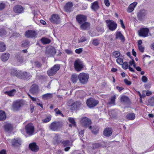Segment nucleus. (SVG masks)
<instances>
[{
  "mask_svg": "<svg viewBox=\"0 0 154 154\" xmlns=\"http://www.w3.org/2000/svg\"><path fill=\"white\" fill-rule=\"evenodd\" d=\"M62 123L61 122L55 121L50 124L49 128L51 131H57L62 128Z\"/></svg>",
  "mask_w": 154,
  "mask_h": 154,
  "instance_id": "nucleus-1",
  "label": "nucleus"
},
{
  "mask_svg": "<svg viewBox=\"0 0 154 154\" xmlns=\"http://www.w3.org/2000/svg\"><path fill=\"white\" fill-rule=\"evenodd\" d=\"M79 82L81 84L85 85L87 83L89 79L88 74L82 72L79 75Z\"/></svg>",
  "mask_w": 154,
  "mask_h": 154,
  "instance_id": "nucleus-2",
  "label": "nucleus"
},
{
  "mask_svg": "<svg viewBox=\"0 0 154 154\" xmlns=\"http://www.w3.org/2000/svg\"><path fill=\"white\" fill-rule=\"evenodd\" d=\"M84 67L83 63L80 60L77 59L75 61L74 68L77 72H79L82 70Z\"/></svg>",
  "mask_w": 154,
  "mask_h": 154,
  "instance_id": "nucleus-3",
  "label": "nucleus"
},
{
  "mask_svg": "<svg viewBox=\"0 0 154 154\" xmlns=\"http://www.w3.org/2000/svg\"><path fill=\"white\" fill-rule=\"evenodd\" d=\"M60 66L59 64H56L49 69L47 72L48 75L52 76L56 74L57 72L59 69Z\"/></svg>",
  "mask_w": 154,
  "mask_h": 154,
  "instance_id": "nucleus-4",
  "label": "nucleus"
},
{
  "mask_svg": "<svg viewBox=\"0 0 154 154\" xmlns=\"http://www.w3.org/2000/svg\"><path fill=\"white\" fill-rule=\"evenodd\" d=\"M105 22L109 29L111 31H113L116 28L117 24L115 22L111 20H106Z\"/></svg>",
  "mask_w": 154,
  "mask_h": 154,
  "instance_id": "nucleus-5",
  "label": "nucleus"
},
{
  "mask_svg": "<svg viewBox=\"0 0 154 154\" xmlns=\"http://www.w3.org/2000/svg\"><path fill=\"white\" fill-rule=\"evenodd\" d=\"M25 130L26 134L30 136L32 135L34 131V127L33 124L29 123L25 126Z\"/></svg>",
  "mask_w": 154,
  "mask_h": 154,
  "instance_id": "nucleus-6",
  "label": "nucleus"
},
{
  "mask_svg": "<svg viewBox=\"0 0 154 154\" xmlns=\"http://www.w3.org/2000/svg\"><path fill=\"white\" fill-rule=\"evenodd\" d=\"M98 103L99 102L97 100L92 98L88 99L86 102L87 105L89 108L93 107L97 105Z\"/></svg>",
  "mask_w": 154,
  "mask_h": 154,
  "instance_id": "nucleus-7",
  "label": "nucleus"
},
{
  "mask_svg": "<svg viewBox=\"0 0 154 154\" xmlns=\"http://www.w3.org/2000/svg\"><path fill=\"white\" fill-rule=\"evenodd\" d=\"M149 29L147 28H143L138 31V34L139 36L146 37L148 36Z\"/></svg>",
  "mask_w": 154,
  "mask_h": 154,
  "instance_id": "nucleus-8",
  "label": "nucleus"
},
{
  "mask_svg": "<svg viewBox=\"0 0 154 154\" xmlns=\"http://www.w3.org/2000/svg\"><path fill=\"white\" fill-rule=\"evenodd\" d=\"M37 32L33 30H29L25 32V35L28 38H36L37 37Z\"/></svg>",
  "mask_w": 154,
  "mask_h": 154,
  "instance_id": "nucleus-9",
  "label": "nucleus"
},
{
  "mask_svg": "<svg viewBox=\"0 0 154 154\" xmlns=\"http://www.w3.org/2000/svg\"><path fill=\"white\" fill-rule=\"evenodd\" d=\"M11 143L13 146L14 147L20 146L22 143V141L20 138L17 137L11 140Z\"/></svg>",
  "mask_w": 154,
  "mask_h": 154,
  "instance_id": "nucleus-10",
  "label": "nucleus"
},
{
  "mask_svg": "<svg viewBox=\"0 0 154 154\" xmlns=\"http://www.w3.org/2000/svg\"><path fill=\"white\" fill-rule=\"evenodd\" d=\"M76 20L80 25L87 20V17L85 15L82 14H78L76 17Z\"/></svg>",
  "mask_w": 154,
  "mask_h": 154,
  "instance_id": "nucleus-11",
  "label": "nucleus"
},
{
  "mask_svg": "<svg viewBox=\"0 0 154 154\" xmlns=\"http://www.w3.org/2000/svg\"><path fill=\"white\" fill-rule=\"evenodd\" d=\"M80 122L82 125L85 127L89 126L91 123V120L86 117L82 118Z\"/></svg>",
  "mask_w": 154,
  "mask_h": 154,
  "instance_id": "nucleus-12",
  "label": "nucleus"
},
{
  "mask_svg": "<svg viewBox=\"0 0 154 154\" xmlns=\"http://www.w3.org/2000/svg\"><path fill=\"white\" fill-rule=\"evenodd\" d=\"M22 105V103L19 100L14 102L12 105V109L14 111L19 110Z\"/></svg>",
  "mask_w": 154,
  "mask_h": 154,
  "instance_id": "nucleus-13",
  "label": "nucleus"
},
{
  "mask_svg": "<svg viewBox=\"0 0 154 154\" xmlns=\"http://www.w3.org/2000/svg\"><path fill=\"white\" fill-rule=\"evenodd\" d=\"M49 20L51 23L54 24H59L60 22V17L56 14L52 15L50 18Z\"/></svg>",
  "mask_w": 154,
  "mask_h": 154,
  "instance_id": "nucleus-14",
  "label": "nucleus"
},
{
  "mask_svg": "<svg viewBox=\"0 0 154 154\" xmlns=\"http://www.w3.org/2000/svg\"><path fill=\"white\" fill-rule=\"evenodd\" d=\"M106 146V143L103 141H100L97 143H93L92 145V148L95 149L100 147H104Z\"/></svg>",
  "mask_w": 154,
  "mask_h": 154,
  "instance_id": "nucleus-15",
  "label": "nucleus"
},
{
  "mask_svg": "<svg viewBox=\"0 0 154 154\" xmlns=\"http://www.w3.org/2000/svg\"><path fill=\"white\" fill-rule=\"evenodd\" d=\"M147 14V11L144 10H141L137 13L138 19L140 21H143L145 18Z\"/></svg>",
  "mask_w": 154,
  "mask_h": 154,
  "instance_id": "nucleus-16",
  "label": "nucleus"
},
{
  "mask_svg": "<svg viewBox=\"0 0 154 154\" xmlns=\"http://www.w3.org/2000/svg\"><path fill=\"white\" fill-rule=\"evenodd\" d=\"M56 49L53 47L51 46L47 48L46 51V53L48 56L50 57L53 56L56 53Z\"/></svg>",
  "mask_w": 154,
  "mask_h": 154,
  "instance_id": "nucleus-17",
  "label": "nucleus"
},
{
  "mask_svg": "<svg viewBox=\"0 0 154 154\" xmlns=\"http://www.w3.org/2000/svg\"><path fill=\"white\" fill-rule=\"evenodd\" d=\"M13 10L15 13L20 14L23 12L24 8L20 5H17L13 8Z\"/></svg>",
  "mask_w": 154,
  "mask_h": 154,
  "instance_id": "nucleus-18",
  "label": "nucleus"
},
{
  "mask_svg": "<svg viewBox=\"0 0 154 154\" xmlns=\"http://www.w3.org/2000/svg\"><path fill=\"white\" fill-rule=\"evenodd\" d=\"M39 90L38 86L36 84L32 85L29 90V92L32 94H35L38 93Z\"/></svg>",
  "mask_w": 154,
  "mask_h": 154,
  "instance_id": "nucleus-19",
  "label": "nucleus"
},
{
  "mask_svg": "<svg viewBox=\"0 0 154 154\" xmlns=\"http://www.w3.org/2000/svg\"><path fill=\"white\" fill-rule=\"evenodd\" d=\"M90 23L86 21L80 24V29L83 31L88 30L90 28Z\"/></svg>",
  "mask_w": 154,
  "mask_h": 154,
  "instance_id": "nucleus-20",
  "label": "nucleus"
},
{
  "mask_svg": "<svg viewBox=\"0 0 154 154\" xmlns=\"http://www.w3.org/2000/svg\"><path fill=\"white\" fill-rule=\"evenodd\" d=\"M81 103L79 102L76 101L75 103H72L71 104L68 102V105L71 106V109L72 110H75L78 109L81 106Z\"/></svg>",
  "mask_w": 154,
  "mask_h": 154,
  "instance_id": "nucleus-21",
  "label": "nucleus"
},
{
  "mask_svg": "<svg viewBox=\"0 0 154 154\" xmlns=\"http://www.w3.org/2000/svg\"><path fill=\"white\" fill-rule=\"evenodd\" d=\"M29 149L32 151L37 152L39 149V147L36 145L35 142H33L30 143L29 145Z\"/></svg>",
  "mask_w": 154,
  "mask_h": 154,
  "instance_id": "nucleus-22",
  "label": "nucleus"
},
{
  "mask_svg": "<svg viewBox=\"0 0 154 154\" xmlns=\"http://www.w3.org/2000/svg\"><path fill=\"white\" fill-rule=\"evenodd\" d=\"M73 6L72 2H69L66 3L64 7V10L66 12H70L72 11V7Z\"/></svg>",
  "mask_w": 154,
  "mask_h": 154,
  "instance_id": "nucleus-23",
  "label": "nucleus"
},
{
  "mask_svg": "<svg viewBox=\"0 0 154 154\" xmlns=\"http://www.w3.org/2000/svg\"><path fill=\"white\" fill-rule=\"evenodd\" d=\"M61 142L62 141L61 140V137L58 134H56L54 138L53 143L54 145H57Z\"/></svg>",
  "mask_w": 154,
  "mask_h": 154,
  "instance_id": "nucleus-24",
  "label": "nucleus"
},
{
  "mask_svg": "<svg viewBox=\"0 0 154 154\" xmlns=\"http://www.w3.org/2000/svg\"><path fill=\"white\" fill-rule=\"evenodd\" d=\"M137 4V3L136 2H134L131 4L128 8L127 11L129 13L132 12Z\"/></svg>",
  "mask_w": 154,
  "mask_h": 154,
  "instance_id": "nucleus-25",
  "label": "nucleus"
},
{
  "mask_svg": "<svg viewBox=\"0 0 154 154\" xmlns=\"http://www.w3.org/2000/svg\"><path fill=\"white\" fill-rule=\"evenodd\" d=\"M116 39L119 38L121 41L124 42L125 40V38L122 34L120 32H117L116 34Z\"/></svg>",
  "mask_w": 154,
  "mask_h": 154,
  "instance_id": "nucleus-26",
  "label": "nucleus"
},
{
  "mask_svg": "<svg viewBox=\"0 0 154 154\" xmlns=\"http://www.w3.org/2000/svg\"><path fill=\"white\" fill-rule=\"evenodd\" d=\"M78 79H79V75L77 74L74 73L72 75L71 77V81L72 83H75Z\"/></svg>",
  "mask_w": 154,
  "mask_h": 154,
  "instance_id": "nucleus-27",
  "label": "nucleus"
},
{
  "mask_svg": "<svg viewBox=\"0 0 154 154\" xmlns=\"http://www.w3.org/2000/svg\"><path fill=\"white\" fill-rule=\"evenodd\" d=\"M17 91L15 89H12L8 91H6L4 92V93L11 97L14 96L16 92Z\"/></svg>",
  "mask_w": 154,
  "mask_h": 154,
  "instance_id": "nucleus-28",
  "label": "nucleus"
},
{
  "mask_svg": "<svg viewBox=\"0 0 154 154\" xmlns=\"http://www.w3.org/2000/svg\"><path fill=\"white\" fill-rule=\"evenodd\" d=\"M9 55V53H3L1 56V59L3 61H6L8 60Z\"/></svg>",
  "mask_w": 154,
  "mask_h": 154,
  "instance_id": "nucleus-29",
  "label": "nucleus"
},
{
  "mask_svg": "<svg viewBox=\"0 0 154 154\" xmlns=\"http://www.w3.org/2000/svg\"><path fill=\"white\" fill-rule=\"evenodd\" d=\"M112 131L110 128L105 129L103 132V135L105 136L109 137L112 134Z\"/></svg>",
  "mask_w": 154,
  "mask_h": 154,
  "instance_id": "nucleus-30",
  "label": "nucleus"
},
{
  "mask_svg": "<svg viewBox=\"0 0 154 154\" xmlns=\"http://www.w3.org/2000/svg\"><path fill=\"white\" fill-rule=\"evenodd\" d=\"M89 128L91 130L92 132L94 134H97L99 130V128L97 126H94L92 127L90 126L89 127Z\"/></svg>",
  "mask_w": 154,
  "mask_h": 154,
  "instance_id": "nucleus-31",
  "label": "nucleus"
},
{
  "mask_svg": "<svg viewBox=\"0 0 154 154\" xmlns=\"http://www.w3.org/2000/svg\"><path fill=\"white\" fill-rule=\"evenodd\" d=\"M91 6V8L94 11H95L99 8V6L98 2L95 1L92 3Z\"/></svg>",
  "mask_w": 154,
  "mask_h": 154,
  "instance_id": "nucleus-32",
  "label": "nucleus"
},
{
  "mask_svg": "<svg viewBox=\"0 0 154 154\" xmlns=\"http://www.w3.org/2000/svg\"><path fill=\"white\" fill-rule=\"evenodd\" d=\"M135 118V115L134 113H130L128 114L126 116V118L128 120H132Z\"/></svg>",
  "mask_w": 154,
  "mask_h": 154,
  "instance_id": "nucleus-33",
  "label": "nucleus"
},
{
  "mask_svg": "<svg viewBox=\"0 0 154 154\" xmlns=\"http://www.w3.org/2000/svg\"><path fill=\"white\" fill-rule=\"evenodd\" d=\"M19 71L15 69H12L10 70V74L12 76H16L17 77Z\"/></svg>",
  "mask_w": 154,
  "mask_h": 154,
  "instance_id": "nucleus-34",
  "label": "nucleus"
},
{
  "mask_svg": "<svg viewBox=\"0 0 154 154\" xmlns=\"http://www.w3.org/2000/svg\"><path fill=\"white\" fill-rule=\"evenodd\" d=\"M6 118V115L3 111L0 110V121H4Z\"/></svg>",
  "mask_w": 154,
  "mask_h": 154,
  "instance_id": "nucleus-35",
  "label": "nucleus"
},
{
  "mask_svg": "<svg viewBox=\"0 0 154 154\" xmlns=\"http://www.w3.org/2000/svg\"><path fill=\"white\" fill-rule=\"evenodd\" d=\"M53 97L52 94L51 93H47L43 94L42 96V98L44 100L51 99Z\"/></svg>",
  "mask_w": 154,
  "mask_h": 154,
  "instance_id": "nucleus-36",
  "label": "nucleus"
},
{
  "mask_svg": "<svg viewBox=\"0 0 154 154\" xmlns=\"http://www.w3.org/2000/svg\"><path fill=\"white\" fill-rule=\"evenodd\" d=\"M120 100L121 102L123 103H128L130 101L129 98L125 96L122 97Z\"/></svg>",
  "mask_w": 154,
  "mask_h": 154,
  "instance_id": "nucleus-37",
  "label": "nucleus"
},
{
  "mask_svg": "<svg viewBox=\"0 0 154 154\" xmlns=\"http://www.w3.org/2000/svg\"><path fill=\"white\" fill-rule=\"evenodd\" d=\"M4 128L6 131H11L12 130L13 126L11 124H8L4 125Z\"/></svg>",
  "mask_w": 154,
  "mask_h": 154,
  "instance_id": "nucleus-38",
  "label": "nucleus"
},
{
  "mask_svg": "<svg viewBox=\"0 0 154 154\" xmlns=\"http://www.w3.org/2000/svg\"><path fill=\"white\" fill-rule=\"evenodd\" d=\"M40 40L41 42L44 45L49 44L51 42V40L49 39L44 37L42 38Z\"/></svg>",
  "mask_w": 154,
  "mask_h": 154,
  "instance_id": "nucleus-39",
  "label": "nucleus"
},
{
  "mask_svg": "<svg viewBox=\"0 0 154 154\" xmlns=\"http://www.w3.org/2000/svg\"><path fill=\"white\" fill-rule=\"evenodd\" d=\"M109 116L111 117L116 118L117 116V113L115 110H110L109 112Z\"/></svg>",
  "mask_w": 154,
  "mask_h": 154,
  "instance_id": "nucleus-40",
  "label": "nucleus"
},
{
  "mask_svg": "<svg viewBox=\"0 0 154 154\" xmlns=\"http://www.w3.org/2000/svg\"><path fill=\"white\" fill-rule=\"evenodd\" d=\"M17 77L20 79H24V75L26 74L25 72H22L21 71H19L18 73Z\"/></svg>",
  "mask_w": 154,
  "mask_h": 154,
  "instance_id": "nucleus-41",
  "label": "nucleus"
},
{
  "mask_svg": "<svg viewBox=\"0 0 154 154\" xmlns=\"http://www.w3.org/2000/svg\"><path fill=\"white\" fill-rule=\"evenodd\" d=\"M6 46L4 43L2 42H0V51H4L6 50Z\"/></svg>",
  "mask_w": 154,
  "mask_h": 154,
  "instance_id": "nucleus-42",
  "label": "nucleus"
},
{
  "mask_svg": "<svg viewBox=\"0 0 154 154\" xmlns=\"http://www.w3.org/2000/svg\"><path fill=\"white\" fill-rule=\"evenodd\" d=\"M16 58L20 62H22L23 59V57L20 53H18L15 56Z\"/></svg>",
  "mask_w": 154,
  "mask_h": 154,
  "instance_id": "nucleus-43",
  "label": "nucleus"
},
{
  "mask_svg": "<svg viewBox=\"0 0 154 154\" xmlns=\"http://www.w3.org/2000/svg\"><path fill=\"white\" fill-rule=\"evenodd\" d=\"M30 45V42L28 40H25L23 41L22 44V46L23 47H29Z\"/></svg>",
  "mask_w": 154,
  "mask_h": 154,
  "instance_id": "nucleus-44",
  "label": "nucleus"
},
{
  "mask_svg": "<svg viewBox=\"0 0 154 154\" xmlns=\"http://www.w3.org/2000/svg\"><path fill=\"white\" fill-rule=\"evenodd\" d=\"M116 99V96L114 95L111 97L110 98V100L108 104L109 105L113 104L115 105V100Z\"/></svg>",
  "mask_w": 154,
  "mask_h": 154,
  "instance_id": "nucleus-45",
  "label": "nucleus"
},
{
  "mask_svg": "<svg viewBox=\"0 0 154 154\" xmlns=\"http://www.w3.org/2000/svg\"><path fill=\"white\" fill-rule=\"evenodd\" d=\"M68 120L71 124H72L73 127H75L76 126V123L74 119L72 118H69Z\"/></svg>",
  "mask_w": 154,
  "mask_h": 154,
  "instance_id": "nucleus-46",
  "label": "nucleus"
},
{
  "mask_svg": "<svg viewBox=\"0 0 154 154\" xmlns=\"http://www.w3.org/2000/svg\"><path fill=\"white\" fill-rule=\"evenodd\" d=\"M61 143L63 146L64 147H67L69 145L70 141L69 140H66L62 142V141Z\"/></svg>",
  "mask_w": 154,
  "mask_h": 154,
  "instance_id": "nucleus-47",
  "label": "nucleus"
},
{
  "mask_svg": "<svg viewBox=\"0 0 154 154\" xmlns=\"http://www.w3.org/2000/svg\"><path fill=\"white\" fill-rule=\"evenodd\" d=\"M25 72L26 74H24L25 75H24V77L23 79L28 80L30 78L31 75L30 74L26 72Z\"/></svg>",
  "mask_w": 154,
  "mask_h": 154,
  "instance_id": "nucleus-48",
  "label": "nucleus"
},
{
  "mask_svg": "<svg viewBox=\"0 0 154 154\" xmlns=\"http://www.w3.org/2000/svg\"><path fill=\"white\" fill-rule=\"evenodd\" d=\"M122 65V67L125 69H127L129 66L128 62L126 61L124 62Z\"/></svg>",
  "mask_w": 154,
  "mask_h": 154,
  "instance_id": "nucleus-49",
  "label": "nucleus"
},
{
  "mask_svg": "<svg viewBox=\"0 0 154 154\" xmlns=\"http://www.w3.org/2000/svg\"><path fill=\"white\" fill-rule=\"evenodd\" d=\"M149 103L151 106H154V97H152L148 100Z\"/></svg>",
  "mask_w": 154,
  "mask_h": 154,
  "instance_id": "nucleus-50",
  "label": "nucleus"
},
{
  "mask_svg": "<svg viewBox=\"0 0 154 154\" xmlns=\"http://www.w3.org/2000/svg\"><path fill=\"white\" fill-rule=\"evenodd\" d=\"M6 34V31L3 29H0V36L2 37L5 35Z\"/></svg>",
  "mask_w": 154,
  "mask_h": 154,
  "instance_id": "nucleus-51",
  "label": "nucleus"
},
{
  "mask_svg": "<svg viewBox=\"0 0 154 154\" xmlns=\"http://www.w3.org/2000/svg\"><path fill=\"white\" fill-rule=\"evenodd\" d=\"M34 64L35 66L38 68H40L42 66L41 63L40 62L38 61H35Z\"/></svg>",
  "mask_w": 154,
  "mask_h": 154,
  "instance_id": "nucleus-52",
  "label": "nucleus"
},
{
  "mask_svg": "<svg viewBox=\"0 0 154 154\" xmlns=\"http://www.w3.org/2000/svg\"><path fill=\"white\" fill-rule=\"evenodd\" d=\"M54 112H56V114L57 115H60L62 117H64V116L61 113V111L59 110L58 108H56L54 109Z\"/></svg>",
  "mask_w": 154,
  "mask_h": 154,
  "instance_id": "nucleus-53",
  "label": "nucleus"
},
{
  "mask_svg": "<svg viewBox=\"0 0 154 154\" xmlns=\"http://www.w3.org/2000/svg\"><path fill=\"white\" fill-rule=\"evenodd\" d=\"M104 37L107 40L110 39L111 41L113 40V35L112 34L106 35H105Z\"/></svg>",
  "mask_w": 154,
  "mask_h": 154,
  "instance_id": "nucleus-54",
  "label": "nucleus"
},
{
  "mask_svg": "<svg viewBox=\"0 0 154 154\" xmlns=\"http://www.w3.org/2000/svg\"><path fill=\"white\" fill-rule=\"evenodd\" d=\"M51 117L50 116H48L46 118L43 119L42 122L44 123H47L49 122L51 120Z\"/></svg>",
  "mask_w": 154,
  "mask_h": 154,
  "instance_id": "nucleus-55",
  "label": "nucleus"
},
{
  "mask_svg": "<svg viewBox=\"0 0 154 154\" xmlns=\"http://www.w3.org/2000/svg\"><path fill=\"white\" fill-rule=\"evenodd\" d=\"M86 40V38L85 36H83L80 39H79L78 42L79 43L83 42L85 41Z\"/></svg>",
  "mask_w": 154,
  "mask_h": 154,
  "instance_id": "nucleus-56",
  "label": "nucleus"
},
{
  "mask_svg": "<svg viewBox=\"0 0 154 154\" xmlns=\"http://www.w3.org/2000/svg\"><path fill=\"white\" fill-rule=\"evenodd\" d=\"M112 54L115 57L117 58L119 57L120 56V54L119 52L116 51L113 52Z\"/></svg>",
  "mask_w": 154,
  "mask_h": 154,
  "instance_id": "nucleus-57",
  "label": "nucleus"
},
{
  "mask_svg": "<svg viewBox=\"0 0 154 154\" xmlns=\"http://www.w3.org/2000/svg\"><path fill=\"white\" fill-rule=\"evenodd\" d=\"M123 59L122 58H118L116 59L117 62L120 65H122L123 63Z\"/></svg>",
  "mask_w": 154,
  "mask_h": 154,
  "instance_id": "nucleus-58",
  "label": "nucleus"
},
{
  "mask_svg": "<svg viewBox=\"0 0 154 154\" xmlns=\"http://www.w3.org/2000/svg\"><path fill=\"white\" fill-rule=\"evenodd\" d=\"M99 44V42L97 39H94L93 40L92 44L94 45L97 46Z\"/></svg>",
  "mask_w": 154,
  "mask_h": 154,
  "instance_id": "nucleus-59",
  "label": "nucleus"
},
{
  "mask_svg": "<svg viewBox=\"0 0 154 154\" xmlns=\"http://www.w3.org/2000/svg\"><path fill=\"white\" fill-rule=\"evenodd\" d=\"M5 3H0V10H3L5 8Z\"/></svg>",
  "mask_w": 154,
  "mask_h": 154,
  "instance_id": "nucleus-60",
  "label": "nucleus"
},
{
  "mask_svg": "<svg viewBox=\"0 0 154 154\" xmlns=\"http://www.w3.org/2000/svg\"><path fill=\"white\" fill-rule=\"evenodd\" d=\"M82 51V48H79L76 49L75 50V53L78 54H79L81 53Z\"/></svg>",
  "mask_w": 154,
  "mask_h": 154,
  "instance_id": "nucleus-61",
  "label": "nucleus"
},
{
  "mask_svg": "<svg viewBox=\"0 0 154 154\" xmlns=\"http://www.w3.org/2000/svg\"><path fill=\"white\" fill-rule=\"evenodd\" d=\"M138 48L140 51L142 53L144 51V48L141 45H140L138 46Z\"/></svg>",
  "mask_w": 154,
  "mask_h": 154,
  "instance_id": "nucleus-62",
  "label": "nucleus"
},
{
  "mask_svg": "<svg viewBox=\"0 0 154 154\" xmlns=\"http://www.w3.org/2000/svg\"><path fill=\"white\" fill-rule=\"evenodd\" d=\"M84 134V131L82 130L80 131L79 133V135L80 137V139L82 140V137L83 136Z\"/></svg>",
  "mask_w": 154,
  "mask_h": 154,
  "instance_id": "nucleus-63",
  "label": "nucleus"
},
{
  "mask_svg": "<svg viewBox=\"0 0 154 154\" xmlns=\"http://www.w3.org/2000/svg\"><path fill=\"white\" fill-rule=\"evenodd\" d=\"M142 80L144 83L146 82L147 81V78L146 76H143L142 77Z\"/></svg>",
  "mask_w": 154,
  "mask_h": 154,
  "instance_id": "nucleus-64",
  "label": "nucleus"
}]
</instances>
